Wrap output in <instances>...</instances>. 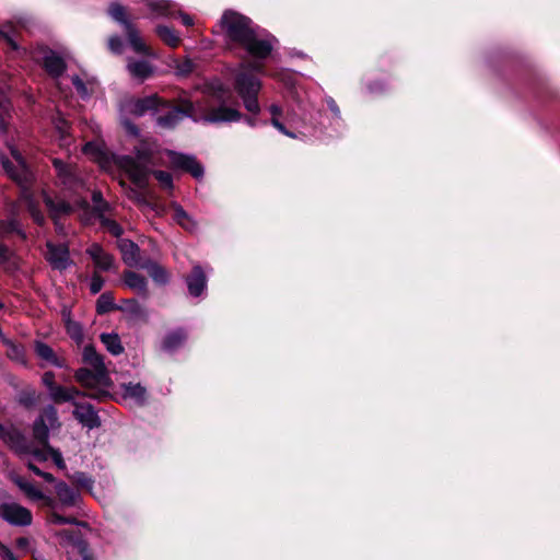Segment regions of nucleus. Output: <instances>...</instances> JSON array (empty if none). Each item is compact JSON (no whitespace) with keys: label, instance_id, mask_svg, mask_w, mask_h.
I'll list each match as a JSON object with an SVG mask.
<instances>
[{"label":"nucleus","instance_id":"obj_1","mask_svg":"<svg viewBox=\"0 0 560 560\" xmlns=\"http://www.w3.org/2000/svg\"><path fill=\"white\" fill-rule=\"evenodd\" d=\"M220 27L229 39L240 44L254 57L265 58L271 51V44L268 40L257 38L249 19L236 12H224Z\"/></svg>","mask_w":560,"mask_h":560},{"label":"nucleus","instance_id":"obj_2","mask_svg":"<svg viewBox=\"0 0 560 560\" xmlns=\"http://www.w3.org/2000/svg\"><path fill=\"white\" fill-rule=\"evenodd\" d=\"M184 116H190L195 120L203 119L208 122H222L237 120L240 113L225 106L207 109L201 104L195 105L185 101L180 108L172 109L166 116L159 117L158 121L161 126L168 128L177 124Z\"/></svg>","mask_w":560,"mask_h":560},{"label":"nucleus","instance_id":"obj_3","mask_svg":"<svg viewBox=\"0 0 560 560\" xmlns=\"http://www.w3.org/2000/svg\"><path fill=\"white\" fill-rule=\"evenodd\" d=\"M83 361L90 368H83L77 371L75 378L86 388H97L101 392L108 388L110 381L103 359L91 346L83 350Z\"/></svg>","mask_w":560,"mask_h":560},{"label":"nucleus","instance_id":"obj_4","mask_svg":"<svg viewBox=\"0 0 560 560\" xmlns=\"http://www.w3.org/2000/svg\"><path fill=\"white\" fill-rule=\"evenodd\" d=\"M11 448L23 459L33 457L38 462H46L51 458L55 465L63 469L66 468L65 460L61 453L54 448L48 442L39 443L40 447L32 446L21 432H13L10 434Z\"/></svg>","mask_w":560,"mask_h":560},{"label":"nucleus","instance_id":"obj_5","mask_svg":"<svg viewBox=\"0 0 560 560\" xmlns=\"http://www.w3.org/2000/svg\"><path fill=\"white\" fill-rule=\"evenodd\" d=\"M260 88V81L249 73V68L242 66L235 77V90L243 98L247 110L254 114L259 112L256 96Z\"/></svg>","mask_w":560,"mask_h":560},{"label":"nucleus","instance_id":"obj_6","mask_svg":"<svg viewBox=\"0 0 560 560\" xmlns=\"http://www.w3.org/2000/svg\"><path fill=\"white\" fill-rule=\"evenodd\" d=\"M118 166L128 173L130 178L139 186L143 185L149 175V165H155L151 152L139 150L137 159L119 156L116 161Z\"/></svg>","mask_w":560,"mask_h":560},{"label":"nucleus","instance_id":"obj_7","mask_svg":"<svg viewBox=\"0 0 560 560\" xmlns=\"http://www.w3.org/2000/svg\"><path fill=\"white\" fill-rule=\"evenodd\" d=\"M110 16L117 22L125 25L127 39L132 47L133 51L143 56H154L151 48L144 43L142 37L132 24L126 19L125 8L119 3H113L109 7Z\"/></svg>","mask_w":560,"mask_h":560},{"label":"nucleus","instance_id":"obj_8","mask_svg":"<svg viewBox=\"0 0 560 560\" xmlns=\"http://www.w3.org/2000/svg\"><path fill=\"white\" fill-rule=\"evenodd\" d=\"M57 411L54 407L45 408L33 425V436L38 443L48 442L49 429L59 428Z\"/></svg>","mask_w":560,"mask_h":560},{"label":"nucleus","instance_id":"obj_9","mask_svg":"<svg viewBox=\"0 0 560 560\" xmlns=\"http://www.w3.org/2000/svg\"><path fill=\"white\" fill-rule=\"evenodd\" d=\"M164 156L165 158H162L161 164L189 172L196 178L203 175L202 166L192 156L183 155L173 151H165Z\"/></svg>","mask_w":560,"mask_h":560},{"label":"nucleus","instance_id":"obj_10","mask_svg":"<svg viewBox=\"0 0 560 560\" xmlns=\"http://www.w3.org/2000/svg\"><path fill=\"white\" fill-rule=\"evenodd\" d=\"M0 516L15 526H27L33 521L31 511L15 502L1 504Z\"/></svg>","mask_w":560,"mask_h":560},{"label":"nucleus","instance_id":"obj_11","mask_svg":"<svg viewBox=\"0 0 560 560\" xmlns=\"http://www.w3.org/2000/svg\"><path fill=\"white\" fill-rule=\"evenodd\" d=\"M12 161L3 160L2 165L8 175L20 185L26 184L31 179V173L27 170L24 160L16 149H11Z\"/></svg>","mask_w":560,"mask_h":560},{"label":"nucleus","instance_id":"obj_12","mask_svg":"<svg viewBox=\"0 0 560 560\" xmlns=\"http://www.w3.org/2000/svg\"><path fill=\"white\" fill-rule=\"evenodd\" d=\"M60 542L68 546V553L72 560H93L89 553L88 545L73 532L62 530L58 533Z\"/></svg>","mask_w":560,"mask_h":560},{"label":"nucleus","instance_id":"obj_13","mask_svg":"<svg viewBox=\"0 0 560 560\" xmlns=\"http://www.w3.org/2000/svg\"><path fill=\"white\" fill-rule=\"evenodd\" d=\"M45 258L54 269L63 270L71 264L68 247L63 244L55 245L48 242Z\"/></svg>","mask_w":560,"mask_h":560},{"label":"nucleus","instance_id":"obj_14","mask_svg":"<svg viewBox=\"0 0 560 560\" xmlns=\"http://www.w3.org/2000/svg\"><path fill=\"white\" fill-rule=\"evenodd\" d=\"M14 481L30 500L40 501L43 505L50 509L56 508V501L52 498L45 495L44 492L39 490L33 482L27 481L22 477L15 478Z\"/></svg>","mask_w":560,"mask_h":560},{"label":"nucleus","instance_id":"obj_15","mask_svg":"<svg viewBox=\"0 0 560 560\" xmlns=\"http://www.w3.org/2000/svg\"><path fill=\"white\" fill-rule=\"evenodd\" d=\"M54 165L65 185L70 187L82 186L83 180L79 175L78 168L72 165H67L59 160L54 161Z\"/></svg>","mask_w":560,"mask_h":560},{"label":"nucleus","instance_id":"obj_16","mask_svg":"<svg viewBox=\"0 0 560 560\" xmlns=\"http://www.w3.org/2000/svg\"><path fill=\"white\" fill-rule=\"evenodd\" d=\"M158 106V98L150 96L142 100H130L124 104L122 110L135 116H141Z\"/></svg>","mask_w":560,"mask_h":560},{"label":"nucleus","instance_id":"obj_17","mask_svg":"<svg viewBox=\"0 0 560 560\" xmlns=\"http://www.w3.org/2000/svg\"><path fill=\"white\" fill-rule=\"evenodd\" d=\"M88 254L101 270H109L113 267L114 259L98 244H92L88 248Z\"/></svg>","mask_w":560,"mask_h":560},{"label":"nucleus","instance_id":"obj_18","mask_svg":"<svg viewBox=\"0 0 560 560\" xmlns=\"http://www.w3.org/2000/svg\"><path fill=\"white\" fill-rule=\"evenodd\" d=\"M121 388H122L121 395L125 400H129L136 405H141L144 402L145 396H147V390L141 384H139V383L122 384Z\"/></svg>","mask_w":560,"mask_h":560},{"label":"nucleus","instance_id":"obj_19","mask_svg":"<svg viewBox=\"0 0 560 560\" xmlns=\"http://www.w3.org/2000/svg\"><path fill=\"white\" fill-rule=\"evenodd\" d=\"M74 417L84 425L95 428L100 424L98 417L90 405H75Z\"/></svg>","mask_w":560,"mask_h":560},{"label":"nucleus","instance_id":"obj_20","mask_svg":"<svg viewBox=\"0 0 560 560\" xmlns=\"http://www.w3.org/2000/svg\"><path fill=\"white\" fill-rule=\"evenodd\" d=\"M127 69L132 78L145 80L153 74V67L148 60H128Z\"/></svg>","mask_w":560,"mask_h":560},{"label":"nucleus","instance_id":"obj_21","mask_svg":"<svg viewBox=\"0 0 560 560\" xmlns=\"http://www.w3.org/2000/svg\"><path fill=\"white\" fill-rule=\"evenodd\" d=\"M56 494L59 504L65 508L74 506L78 502L79 495L65 482L56 483Z\"/></svg>","mask_w":560,"mask_h":560},{"label":"nucleus","instance_id":"obj_22","mask_svg":"<svg viewBox=\"0 0 560 560\" xmlns=\"http://www.w3.org/2000/svg\"><path fill=\"white\" fill-rule=\"evenodd\" d=\"M118 247L121 252L122 259L129 266H135L139 262V248L129 240H120Z\"/></svg>","mask_w":560,"mask_h":560},{"label":"nucleus","instance_id":"obj_23","mask_svg":"<svg viewBox=\"0 0 560 560\" xmlns=\"http://www.w3.org/2000/svg\"><path fill=\"white\" fill-rule=\"evenodd\" d=\"M187 285L191 295L198 296L206 288V276L200 267H195L192 273L187 279Z\"/></svg>","mask_w":560,"mask_h":560},{"label":"nucleus","instance_id":"obj_24","mask_svg":"<svg viewBox=\"0 0 560 560\" xmlns=\"http://www.w3.org/2000/svg\"><path fill=\"white\" fill-rule=\"evenodd\" d=\"M43 62L45 69L55 77L60 75L66 68L63 60L52 51L46 52Z\"/></svg>","mask_w":560,"mask_h":560},{"label":"nucleus","instance_id":"obj_25","mask_svg":"<svg viewBox=\"0 0 560 560\" xmlns=\"http://www.w3.org/2000/svg\"><path fill=\"white\" fill-rule=\"evenodd\" d=\"M35 352L46 363L63 366V360H60L49 346L38 341L35 343Z\"/></svg>","mask_w":560,"mask_h":560},{"label":"nucleus","instance_id":"obj_26","mask_svg":"<svg viewBox=\"0 0 560 560\" xmlns=\"http://www.w3.org/2000/svg\"><path fill=\"white\" fill-rule=\"evenodd\" d=\"M19 260L15 255L5 246L0 244V268L5 271L18 269Z\"/></svg>","mask_w":560,"mask_h":560},{"label":"nucleus","instance_id":"obj_27","mask_svg":"<svg viewBox=\"0 0 560 560\" xmlns=\"http://www.w3.org/2000/svg\"><path fill=\"white\" fill-rule=\"evenodd\" d=\"M124 281L128 288L137 291L138 293L145 294L147 282L142 276L129 271L125 273Z\"/></svg>","mask_w":560,"mask_h":560},{"label":"nucleus","instance_id":"obj_28","mask_svg":"<svg viewBox=\"0 0 560 560\" xmlns=\"http://www.w3.org/2000/svg\"><path fill=\"white\" fill-rule=\"evenodd\" d=\"M44 200L54 219L71 211L70 205L62 200L55 202L49 196L46 195L44 196Z\"/></svg>","mask_w":560,"mask_h":560},{"label":"nucleus","instance_id":"obj_29","mask_svg":"<svg viewBox=\"0 0 560 560\" xmlns=\"http://www.w3.org/2000/svg\"><path fill=\"white\" fill-rule=\"evenodd\" d=\"M156 34L165 44L171 47H176L179 44V36L173 28L168 26L159 25L156 27Z\"/></svg>","mask_w":560,"mask_h":560},{"label":"nucleus","instance_id":"obj_30","mask_svg":"<svg viewBox=\"0 0 560 560\" xmlns=\"http://www.w3.org/2000/svg\"><path fill=\"white\" fill-rule=\"evenodd\" d=\"M101 340L105 345L106 349L115 355L120 354L124 350L117 335L103 334L101 336Z\"/></svg>","mask_w":560,"mask_h":560},{"label":"nucleus","instance_id":"obj_31","mask_svg":"<svg viewBox=\"0 0 560 560\" xmlns=\"http://www.w3.org/2000/svg\"><path fill=\"white\" fill-rule=\"evenodd\" d=\"M173 218L174 220L180 224L186 230H192L195 228L194 221L184 211V209L178 205H173Z\"/></svg>","mask_w":560,"mask_h":560},{"label":"nucleus","instance_id":"obj_32","mask_svg":"<svg viewBox=\"0 0 560 560\" xmlns=\"http://www.w3.org/2000/svg\"><path fill=\"white\" fill-rule=\"evenodd\" d=\"M185 338L186 335L182 330L174 331L166 337L164 346L166 349L172 350L176 348L178 345H180L185 340Z\"/></svg>","mask_w":560,"mask_h":560},{"label":"nucleus","instance_id":"obj_33","mask_svg":"<svg viewBox=\"0 0 560 560\" xmlns=\"http://www.w3.org/2000/svg\"><path fill=\"white\" fill-rule=\"evenodd\" d=\"M14 545L18 556H23L32 551L33 541L28 537H19L15 539Z\"/></svg>","mask_w":560,"mask_h":560},{"label":"nucleus","instance_id":"obj_34","mask_svg":"<svg viewBox=\"0 0 560 560\" xmlns=\"http://www.w3.org/2000/svg\"><path fill=\"white\" fill-rule=\"evenodd\" d=\"M22 199L26 203L33 219L39 224L43 223L44 217L36 210L30 194L24 191L22 195Z\"/></svg>","mask_w":560,"mask_h":560},{"label":"nucleus","instance_id":"obj_35","mask_svg":"<svg viewBox=\"0 0 560 560\" xmlns=\"http://www.w3.org/2000/svg\"><path fill=\"white\" fill-rule=\"evenodd\" d=\"M50 397L56 402L61 401H70V395L68 394V389L66 387H61L56 385L50 392Z\"/></svg>","mask_w":560,"mask_h":560},{"label":"nucleus","instance_id":"obj_36","mask_svg":"<svg viewBox=\"0 0 560 560\" xmlns=\"http://www.w3.org/2000/svg\"><path fill=\"white\" fill-rule=\"evenodd\" d=\"M150 5L153 11L158 12L161 15L170 14L173 8V4L168 0H158L152 2Z\"/></svg>","mask_w":560,"mask_h":560},{"label":"nucleus","instance_id":"obj_37","mask_svg":"<svg viewBox=\"0 0 560 560\" xmlns=\"http://www.w3.org/2000/svg\"><path fill=\"white\" fill-rule=\"evenodd\" d=\"M66 326H67V331L71 336V338L77 341H81L82 336H83L81 327L75 322H72L70 319L66 320Z\"/></svg>","mask_w":560,"mask_h":560},{"label":"nucleus","instance_id":"obj_38","mask_svg":"<svg viewBox=\"0 0 560 560\" xmlns=\"http://www.w3.org/2000/svg\"><path fill=\"white\" fill-rule=\"evenodd\" d=\"M48 522L50 524L60 525V524H74L77 520L74 517H65L52 511L48 516Z\"/></svg>","mask_w":560,"mask_h":560},{"label":"nucleus","instance_id":"obj_39","mask_svg":"<svg viewBox=\"0 0 560 560\" xmlns=\"http://www.w3.org/2000/svg\"><path fill=\"white\" fill-rule=\"evenodd\" d=\"M96 306L100 313H105L112 308L113 300L109 295L102 294L97 300Z\"/></svg>","mask_w":560,"mask_h":560},{"label":"nucleus","instance_id":"obj_40","mask_svg":"<svg viewBox=\"0 0 560 560\" xmlns=\"http://www.w3.org/2000/svg\"><path fill=\"white\" fill-rule=\"evenodd\" d=\"M127 308L136 317H145L148 315L145 308L132 300L127 302Z\"/></svg>","mask_w":560,"mask_h":560},{"label":"nucleus","instance_id":"obj_41","mask_svg":"<svg viewBox=\"0 0 560 560\" xmlns=\"http://www.w3.org/2000/svg\"><path fill=\"white\" fill-rule=\"evenodd\" d=\"M155 178L159 180V183L164 188H172L173 182L171 174L164 172V171H155L154 173Z\"/></svg>","mask_w":560,"mask_h":560},{"label":"nucleus","instance_id":"obj_42","mask_svg":"<svg viewBox=\"0 0 560 560\" xmlns=\"http://www.w3.org/2000/svg\"><path fill=\"white\" fill-rule=\"evenodd\" d=\"M150 276L156 281V282H164L166 281V272L163 268H161L158 265H152L149 268Z\"/></svg>","mask_w":560,"mask_h":560},{"label":"nucleus","instance_id":"obj_43","mask_svg":"<svg viewBox=\"0 0 560 560\" xmlns=\"http://www.w3.org/2000/svg\"><path fill=\"white\" fill-rule=\"evenodd\" d=\"M27 468L32 470L35 475L43 477L48 482L55 481V478L51 474L42 471L37 466L34 465V463L31 459L27 460Z\"/></svg>","mask_w":560,"mask_h":560},{"label":"nucleus","instance_id":"obj_44","mask_svg":"<svg viewBox=\"0 0 560 560\" xmlns=\"http://www.w3.org/2000/svg\"><path fill=\"white\" fill-rule=\"evenodd\" d=\"M103 224L113 235H115V236L121 235L122 229L115 221L104 219Z\"/></svg>","mask_w":560,"mask_h":560},{"label":"nucleus","instance_id":"obj_45","mask_svg":"<svg viewBox=\"0 0 560 560\" xmlns=\"http://www.w3.org/2000/svg\"><path fill=\"white\" fill-rule=\"evenodd\" d=\"M0 557L2 560H16L18 559V552L14 553L8 546L0 542Z\"/></svg>","mask_w":560,"mask_h":560},{"label":"nucleus","instance_id":"obj_46","mask_svg":"<svg viewBox=\"0 0 560 560\" xmlns=\"http://www.w3.org/2000/svg\"><path fill=\"white\" fill-rule=\"evenodd\" d=\"M103 284H104L103 279L97 273H94L91 279V283H90L91 292L96 294L97 292L101 291V289L103 288Z\"/></svg>","mask_w":560,"mask_h":560},{"label":"nucleus","instance_id":"obj_47","mask_svg":"<svg viewBox=\"0 0 560 560\" xmlns=\"http://www.w3.org/2000/svg\"><path fill=\"white\" fill-rule=\"evenodd\" d=\"M13 432H20L14 428L7 429L0 424V440H3L11 447L10 434Z\"/></svg>","mask_w":560,"mask_h":560},{"label":"nucleus","instance_id":"obj_48","mask_svg":"<svg viewBox=\"0 0 560 560\" xmlns=\"http://www.w3.org/2000/svg\"><path fill=\"white\" fill-rule=\"evenodd\" d=\"M108 45H109V49H110L113 52H117V54H120V52H121V49H122V43H121V40H120L118 37H112V38H109Z\"/></svg>","mask_w":560,"mask_h":560},{"label":"nucleus","instance_id":"obj_49","mask_svg":"<svg viewBox=\"0 0 560 560\" xmlns=\"http://www.w3.org/2000/svg\"><path fill=\"white\" fill-rule=\"evenodd\" d=\"M54 377L55 376L51 372H46L43 375V383L48 387L49 392L56 386Z\"/></svg>","mask_w":560,"mask_h":560},{"label":"nucleus","instance_id":"obj_50","mask_svg":"<svg viewBox=\"0 0 560 560\" xmlns=\"http://www.w3.org/2000/svg\"><path fill=\"white\" fill-rule=\"evenodd\" d=\"M72 82L80 94H82L83 96L88 94V90L79 77H73Z\"/></svg>","mask_w":560,"mask_h":560},{"label":"nucleus","instance_id":"obj_51","mask_svg":"<svg viewBox=\"0 0 560 560\" xmlns=\"http://www.w3.org/2000/svg\"><path fill=\"white\" fill-rule=\"evenodd\" d=\"M272 125H273V126H275L279 131L283 132L284 135H287V136H289V137H293L290 132H288V131L284 129L283 125H282V124H280L277 119H275V118L272 119Z\"/></svg>","mask_w":560,"mask_h":560},{"label":"nucleus","instance_id":"obj_52","mask_svg":"<svg viewBox=\"0 0 560 560\" xmlns=\"http://www.w3.org/2000/svg\"><path fill=\"white\" fill-rule=\"evenodd\" d=\"M179 16L182 19V22L187 25V26H191L194 24V21L191 19V16H189L188 14L186 13H179Z\"/></svg>","mask_w":560,"mask_h":560},{"label":"nucleus","instance_id":"obj_53","mask_svg":"<svg viewBox=\"0 0 560 560\" xmlns=\"http://www.w3.org/2000/svg\"><path fill=\"white\" fill-rule=\"evenodd\" d=\"M67 389L68 394L70 395V401L73 400L79 395V390H77L74 387H69Z\"/></svg>","mask_w":560,"mask_h":560},{"label":"nucleus","instance_id":"obj_54","mask_svg":"<svg viewBox=\"0 0 560 560\" xmlns=\"http://www.w3.org/2000/svg\"><path fill=\"white\" fill-rule=\"evenodd\" d=\"M124 125L129 132L136 133V128L129 121L125 120Z\"/></svg>","mask_w":560,"mask_h":560},{"label":"nucleus","instance_id":"obj_55","mask_svg":"<svg viewBox=\"0 0 560 560\" xmlns=\"http://www.w3.org/2000/svg\"><path fill=\"white\" fill-rule=\"evenodd\" d=\"M93 199L96 203H98L101 201V194L100 192H94L93 194Z\"/></svg>","mask_w":560,"mask_h":560},{"label":"nucleus","instance_id":"obj_56","mask_svg":"<svg viewBox=\"0 0 560 560\" xmlns=\"http://www.w3.org/2000/svg\"><path fill=\"white\" fill-rule=\"evenodd\" d=\"M270 110H271V113L273 115H278L279 114V108L277 106H275V105L270 107Z\"/></svg>","mask_w":560,"mask_h":560},{"label":"nucleus","instance_id":"obj_57","mask_svg":"<svg viewBox=\"0 0 560 560\" xmlns=\"http://www.w3.org/2000/svg\"><path fill=\"white\" fill-rule=\"evenodd\" d=\"M191 70L190 62H187L186 68L183 70V72H189Z\"/></svg>","mask_w":560,"mask_h":560},{"label":"nucleus","instance_id":"obj_58","mask_svg":"<svg viewBox=\"0 0 560 560\" xmlns=\"http://www.w3.org/2000/svg\"><path fill=\"white\" fill-rule=\"evenodd\" d=\"M0 34H1V35H2V36H3V37H4V38L10 43V44H12V46H13V47H15V46H14V44H13V42L11 40V38H9L5 34H2V33H0Z\"/></svg>","mask_w":560,"mask_h":560},{"label":"nucleus","instance_id":"obj_59","mask_svg":"<svg viewBox=\"0 0 560 560\" xmlns=\"http://www.w3.org/2000/svg\"><path fill=\"white\" fill-rule=\"evenodd\" d=\"M252 68L255 69V70H259L260 69V65L255 62L254 65H252Z\"/></svg>","mask_w":560,"mask_h":560},{"label":"nucleus","instance_id":"obj_60","mask_svg":"<svg viewBox=\"0 0 560 560\" xmlns=\"http://www.w3.org/2000/svg\"><path fill=\"white\" fill-rule=\"evenodd\" d=\"M4 129H5V128H4V124H3V121H2V120H0V131H4Z\"/></svg>","mask_w":560,"mask_h":560},{"label":"nucleus","instance_id":"obj_61","mask_svg":"<svg viewBox=\"0 0 560 560\" xmlns=\"http://www.w3.org/2000/svg\"><path fill=\"white\" fill-rule=\"evenodd\" d=\"M90 149H91V145H90V144H86V145L84 147V151H85V152H89V151H90Z\"/></svg>","mask_w":560,"mask_h":560},{"label":"nucleus","instance_id":"obj_62","mask_svg":"<svg viewBox=\"0 0 560 560\" xmlns=\"http://www.w3.org/2000/svg\"><path fill=\"white\" fill-rule=\"evenodd\" d=\"M2 307V304L0 303V308Z\"/></svg>","mask_w":560,"mask_h":560}]
</instances>
